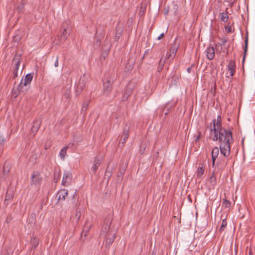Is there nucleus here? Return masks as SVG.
<instances>
[{"instance_id": "18", "label": "nucleus", "mask_w": 255, "mask_h": 255, "mask_svg": "<svg viewBox=\"0 0 255 255\" xmlns=\"http://www.w3.org/2000/svg\"><path fill=\"white\" fill-rule=\"evenodd\" d=\"M220 16V19L223 22H226L228 20L229 17L227 12L221 13Z\"/></svg>"}, {"instance_id": "20", "label": "nucleus", "mask_w": 255, "mask_h": 255, "mask_svg": "<svg viewBox=\"0 0 255 255\" xmlns=\"http://www.w3.org/2000/svg\"><path fill=\"white\" fill-rule=\"evenodd\" d=\"M31 244L32 247L36 248L39 244V240L36 238H33L31 240Z\"/></svg>"}, {"instance_id": "9", "label": "nucleus", "mask_w": 255, "mask_h": 255, "mask_svg": "<svg viewBox=\"0 0 255 255\" xmlns=\"http://www.w3.org/2000/svg\"><path fill=\"white\" fill-rule=\"evenodd\" d=\"M68 191L66 189H62L58 193L57 196L59 201H64L66 196H67Z\"/></svg>"}, {"instance_id": "17", "label": "nucleus", "mask_w": 255, "mask_h": 255, "mask_svg": "<svg viewBox=\"0 0 255 255\" xmlns=\"http://www.w3.org/2000/svg\"><path fill=\"white\" fill-rule=\"evenodd\" d=\"M90 227H91L90 225H86L84 226L83 231L82 232V236H84L86 237L88 233V232L89 231Z\"/></svg>"}, {"instance_id": "25", "label": "nucleus", "mask_w": 255, "mask_h": 255, "mask_svg": "<svg viewBox=\"0 0 255 255\" xmlns=\"http://www.w3.org/2000/svg\"><path fill=\"white\" fill-rule=\"evenodd\" d=\"M164 37V33H161L158 37H157V39L158 40H160L163 37Z\"/></svg>"}, {"instance_id": "14", "label": "nucleus", "mask_w": 255, "mask_h": 255, "mask_svg": "<svg viewBox=\"0 0 255 255\" xmlns=\"http://www.w3.org/2000/svg\"><path fill=\"white\" fill-rule=\"evenodd\" d=\"M40 126V122L39 121L36 120L34 122V125L32 127L31 130L33 132H36L38 129L39 128Z\"/></svg>"}, {"instance_id": "10", "label": "nucleus", "mask_w": 255, "mask_h": 255, "mask_svg": "<svg viewBox=\"0 0 255 255\" xmlns=\"http://www.w3.org/2000/svg\"><path fill=\"white\" fill-rule=\"evenodd\" d=\"M69 35V33L67 30V27L63 26V29L61 30V40L65 41Z\"/></svg>"}, {"instance_id": "11", "label": "nucleus", "mask_w": 255, "mask_h": 255, "mask_svg": "<svg viewBox=\"0 0 255 255\" xmlns=\"http://www.w3.org/2000/svg\"><path fill=\"white\" fill-rule=\"evenodd\" d=\"M101 158L98 157H96L94 159V163L92 167V169L93 170L94 172H95L97 170L98 168L99 167L101 164Z\"/></svg>"}, {"instance_id": "12", "label": "nucleus", "mask_w": 255, "mask_h": 255, "mask_svg": "<svg viewBox=\"0 0 255 255\" xmlns=\"http://www.w3.org/2000/svg\"><path fill=\"white\" fill-rule=\"evenodd\" d=\"M219 153V150L218 147H214L212 151V165H214L216 159L217 158Z\"/></svg>"}, {"instance_id": "30", "label": "nucleus", "mask_w": 255, "mask_h": 255, "mask_svg": "<svg viewBox=\"0 0 255 255\" xmlns=\"http://www.w3.org/2000/svg\"><path fill=\"white\" fill-rule=\"evenodd\" d=\"M122 141H124V138H122V137H121V142L122 143Z\"/></svg>"}, {"instance_id": "6", "label": "nucleus", "mask_w": 255, "mask_h": 255, "mask_svg": "<svg viewBox=\"0 0 255 255\" xmlns=\"http://www.w3.org/2000/svg\"><path fill=\"white\" fill-rule=\"evenodd\" d=\"M206 56L208 59L212 60L215 56V50L213 47H209L206 50Z\"/></svg>"}, {"instance_id": "31", "label": "nucleus", "mask_w": 255, "mask_h": 255, "mask_svg": "<svg viewBox=\"0 0 255 255\" xmlns=\"http://www.w3.org/2000/svg\"><path fill=\"white\" fill-rule=\"evenodd\" d=\"M188 71H190V69H189V68H188Z\"/></svg>"}, {"instance_id": "4", "label": "nucleus", "mask_w": 255, "mask_h": 255, "mask_svg": "<svg viewBox=\"0 0 255 255\" xmlns=\"http://www.w3.org/2000/svg\"><path fill=\"white\" fill-rule=\"evenodd\" d=\"M112 90V83L110 81L105 82L103 84V94L108 96Z\"/></svg>"}, {"instance_id": "19", "label": "nucleus", "mask_w": 255, "mask_h": 255, "mask_svg": "<svg viewBox=\"0 0 255 255\" xmlns=\"http://www.w3.org/2000/svg\"><path fill=\"white\" fill-rule=\"evenodd\" d=\"M128 135H129V134H128V130H124V132H123V134L122 136V138H124V141H122L123 144H124L125 143V142L126 141V140H127V139L128 137Z\"/></svg>"}, {"instance_id": "24", "label": "nucleus", "mask_w": 255, "mask_h": 255, "mask_svg": "<svg viewBox=\"0 0 255 255\" xmlns=\"http://www.w3.org/2000/svg\"><path fill=\"white\" fill-rule=\"evenodd\" d=\"M75 216L77 218V220L79 221L81 217V213L79 211H77L75 214Z\"/></svg>"}, {"instance_id": "21", "label": "nucleus", "mask_w": 255, "mask_h": 255, "mask_svg": "<svg viewBox=\"0 0 255 255\" xmlns=\"http://www.w3.org/2000/svg\"><path fill=\"white\" fill-rule=\"evenodd\" d=\"M177 51V48L176 47L171 48L170 50V53L169 54L168 58L171 57H174Z\"/></svg>"}, {"instance_id": "22", "label": "nucleus", "mask_w": 255, "mask_h": 255, "mask_svg": "<svg viewBox=\"0 0 255 255\" xmlns=\"http://www.w3.org/2000/svg\"><path fill=\"white\" fill-rule=\"evenodd\" d=\"M227 221H226V219H223V220L222 221V225L221 226L220 231H224V230L225 229V227L227 226Z\"/></svg>"}, {"instance_id": "26", "label": "nucleus", "mask_w": 255, "mask_h": 255, "mask_svg": "<svg viewBox=\"0 0 255 255\" xmlns=\"http://www.w3.org/2000/svg\"><path fill=\"white\" fill-rule=\"evenodd\" d=\"M247 44H248V39H247L246 40V46L245 48V53H246L247 50Z\"/></svg>"}, {"instance_id": "16", "label": "nucleus", "mask_w": 255, "mask_h": 255, "mask_svg": "<svg viewBox=\"0 0 255 255\" xmlns=\"http://www.w3.org/2000/svg\"><path fill=\"white\" fill-rule=\"evenodd\" d=\"M204 173V167L202 165L199 166V167L198 168L197 172V176L198 178H200L203 175Z\"/></svg>"}, {"instance_id": "15", "label": "nucleus", "mask_w": 255, "mask_h": 255, "mask_svg": "<svg viewBox=\"0 0 255 255\" xmlns=\"http://www.w3.org/2000/svg\"><path fill=\"white\" fill-rule=\"evenodd\" d=\"M68 146H65L60 151L59 155L62 159H64L66 155Z\"/></svg>"}, {"instance_id": "2", "label": "nucleus", "mask_w": 255, "mask_h": 255, "mask_svg": "<svg viewBox=\"0 0 255 255\" xmlns=\"http://www.w3.org/2000/svg\"><path fill=\"white\" fill-rule=\"evenodd\" d=\"M110 227L109 225H106L102 229V234H106L108 233V235L106 237L105 244L106 245L110 246L114 242L115 239V235L113 233H111L110 231Z\"/></svg>"}, {"instance_id": "1", "label": "nucleus", "mask_w": 255, "mask_h": 255, "mask_svg": "<svg viewBox=\"0 0 255 255\" xmlns=\"http://www.w3.org/2000/svg\"><path fill=\"white\" fill-rule=\"evenodd\" d=\"M213 127L210 131V137L214 141H219L221 155L228 157L230 153V144L233 142L232 133L221 128L220 116L213 121Z\"/></svg>"}, {"instance_id": "28", "label": "nucleus", "mask_w": 255, "mask_h": 255, "mask_svg": "<svg viewBox=\"0 0 255 255\" xmlns=\"http://www.w3.org/2000/svg\"><path fill=\"white\" fill-rule=\"evenodd\" d=\"M78 87H79L81 90H82L84 88V85L81 86L80 84H79L78 86Z\"/></svg>"}, {"instance_id": "8", "label": "nucleus", "mask_w": 255, "mask_h": 255, "mask_svg": "<svg viewBox=\"0 0 255 255\" xmlns=\"http://www.w3.org/2000/svg\"><path fill=\"white\" fill-rule=\"evenodd\" d=\"M13 63L15 66V70L14 71V74L15 76L17 74V71L19 68V63H20V56L19 55H15L13 60Z\"/></svg>"}, {"instance_id": "7", "label": "nucleus", "mask_w": 255, "mask_h": 255, "mask_svg": "<svg viewBox=\"0 0 255 255\" xmlns=\"http://www.w3.org/2000/svg\"><path fill=\"white\" fill-rule=\"evenodd\" d=\"M71 178V174L69 172H65L63 177L62 184L66 186Z\"/></svg>"}, {"instance_id": "3", "label": "nucleus", "mask_w": 255, "mask_h": 255, "mask_svg": "<svg viewBox=\"0 0 255 255\" xmlns=\"http://www.w3.org/2000/svg\"><path fill=\"white\" fill-rule=\"evenodd\" d=\"M32 79H33V75L32 74H27L25 76V77L21 80V81L18 87V91L22 90V88L23 86H28L30 84Z\"/></svg>"}, {"instance_id": "27", "label": "nucleus", "mask_w": 255, "mask_h": 255, "mask_svg": "<svg viewBox=\"0 0 255 255\" xmlns=\"http://www.w3.org/2000/svg\"><path fill=\"white\" fill-rule=\"evenodd\" d=\"M54 66L55 67H57L58 66V58L56 59V60L54 63Z\"/></svg>"}, {"instance_id": "13", "label": "nucleus", "mask_w": 255, "mask_h": 255, "mask_svg": "<svg viewBox=\"0 0 255 255\" xmlns=\"http://www.w3.org/2000/svg\"><path fill=\"white\" fill-rule=\"evenodd\" d=\"M41 178L38 174L33 175L32 176V183L34 184H39L40 182Z\"/></svg>"}, {"instance_id": "23", "label": "nucleus", "mask_w": 255, "mask_h": 255, "mask_svg": "<svg viewBox=\"0 0 255 255\" xmlns=\"http://www.w3.org/2000/svg\"><path fill=\"white\" fill-rule=\"evenodd\" d=\"M231 205L230 202L227 200H224L223 201V205L226 207H229Z\"/></svg>"}, {"instance_id": "29", "label": "nucleus", "mask_w": 255, "mask_h": 255, "mask_svg": "<svg viewBox=\"0 0 255 255\" xmlns=\"http://www.w3.org/2000/svg\"><path fill=\"white\" fill-rule=\"evenodd\" d=\"M227 30L228 32H231L232 31V28L231 27H229L227 28Z\"/></svg>"}, {"instance_id": "5", "label": "nucleus", "mask_w": 255, "mask_h": 255, "mask_svg": "<svg viewBox=\"0 0 255 255\" xmlns=\"http://www.w3.org/2000/svg\"><path fill=\"white\" fill-rule=\"evenodd\" d=\"M235 68L236 64L235 62L233 61H230L228 65V71L227 73L228 77H229V76L231 77L234 76L236 71Z\"/></svg>"}]
</instances>
